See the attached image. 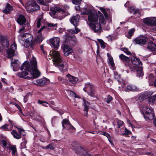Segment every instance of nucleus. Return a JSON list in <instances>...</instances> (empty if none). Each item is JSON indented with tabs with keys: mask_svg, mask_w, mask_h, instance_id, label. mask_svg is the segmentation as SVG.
I'll return each mask as SVG.
<instances>
[{
	"mask_svg": "<svg viewBox=\"0 0 156 156\" xmlns=\"http://www.w3.org/2000/svg\"><path fill=\"white\" fill-rule=\"evenodd\" d=\"M32 41V37L30 36H28L27 39H26L25 40V42L27 44H29L30 42Z\"/></svg>",
	"mask_w": 156,
	"mask_h": 156,
	"instance_id": "603ef678",
	"label": "nucleus"
},
{
	"mask_svg": "<svg viewBox=\"0 0 156 156\" xmlns=\"http://www.w3.org/2000/svg\"><path fill=\"white\" fill-rule=\"evenodd\" d=\"M83 105L84 106L83 111H86V112L85 113L84 115L85 116L87 115V112L89 109V107L90 105V103L88 102L87 101L84 100H83Z\"/></svg>",
	"mask_w": 156,
	"mask_h": 156,
	"instance_id": "393cba45",
	"label": "nucleus"
},
{
	"mask_svg": "<svg viewBox=\"0 0 156 156\" xmlns=\"http://www.w3.org/2000/svg\"><path fill=\"white\" fill-rule=\"evenodd\" d=\"M66 80L69 81L71 84H75L78 81V79L76 77L68 74L66 76Z\"/></svg>",
	"mask_w": 156,
	"mask_h": 156,
	"instance_id": "a211bd4d",
	"label": "nucleus"
},
{
	"mask_svg": "<svg viewBox=\"0 0 156 156\" xmlns=\"http://www.w3.org/2000/svg\"><path fill=\"white\" fill-rule=\"evenodd\" d=\"M63 50L65 56H68L69 54L73 52L72 49L69 45L64 44L63 45Z\"/></svg>",
	"mask_w": 156,
	"mask_h": 156,
	"instance_id": "dca6fc26",
	"label": "nucleus"
},
{
	"mask_svg": "<svg viewBox=\"0 0 156 156\" xmlns=\"http://www.w3.org/2000/svg\"><path fill=\"white\" fill-rule=\"evenodd\" d=\"M13 9L12 6L9 3H7L5 9L3 10V12L5 14H9L12 11Z\"/></svg>",
	"mask_w": 156,
	"mask_h": 156,
	"instance_id": "4be33fe9",
	"label": "nucleus"
},
{
	"mask_svg": "<svg viewBox=\"0 0 156 156\" xmlns=\"http://www.w3.org/2000/svg\"><path fill=\"white\" fill-rule=\"evenodd\" d=\"M85 14L88 15V20L91 23L98 22V16L96 13L94 12L90 9H87L84 12Z\"/></svg>",
	"mask_w": 156,
	"mask_h": 156,
	"instance_id": "39448f33",
	"label": "nucleus"
},
{
	"mask_svg": "<svg viewBox=\"0 0 156 156\" xmlns=\"http://www.w3.org/2000/svg\"><path fill=\"white\" fill-rule=\"evenodd\" d=\"M50 55L53 58V62L55 66H57L61 72H62L66 68L65 66L66 63L62 61V58L60 53L58 51H50Z\"/></svg>",
	"mask_w": 156,
	"mask_h": 156,
	"instance_id": "f03ea898",
	"label": "nucleus"
},
{
	"mask_svg": "<svg viewBox=\"0 0 156 156\" xmlns=\"http://www.w3.org/2000/svg\"><path fill=\"white\" fill-rule=\"evenodd\" d=\"M38 3L44 5H47V4L48 2V0H37Z\"/></svg>",
	"mask_w": 156,
	"mask_h": 156,
	"instance_id": "58836bf2",
	"label": "nucleus"
},
{
	"mask_svg": "<svg viewBox=\"0 0 156 156\" xmlns=\"http://www.w3.org/2000/svg\"><path fill=\"white\" fill-rule=\"evenodd\" d=\"M135 31V29L134 28L131 29V30H129V31L128 33L129 35L127 37L130 39L131 36L133 35V34L134 33V32Z\"/></svg>",
	"mask_w": 156,
	"mask_h": 156,
	"instance_id": "ea45409f",
	"label": "nucleus"
},
{
	"mask_svg": "<svg viewBox=\"0 0 156 156\" xmlns=\"http://www.w3.org/2000/svg\"><path fill=\"white\" fill-rule=\"evenodd\" d=\"M83 90L87 92L88 94L90 96H94L95 91L93 85L90 83L85 84V86L83 88Z\"/></svg>",
	"mask_w": 156,
	"mask_h": 156,
	"instance_id": "6e6552de",
	"label": "nucleus"
},
{
	"mask_svg": "<svg viewBox=\"0 0 156 156\" xmlns=\"http://www.w3.org/2000/svg\"><path fill=\"white\" fill-rule=\"evenodd\" d=\"M8 124H5L2 126L1 127V129H2L4 130H8Z\"/></svg>",
	"mask_w": 156,
	"mask_h": 156,
	"instance_id": "6e6d98bb",
	"label": "nucleus"
},
{
	"mask_svg": "<svg viewBox=\"0 0 156 156\" xmlns=\"http://www.w3.org/2000/svg\"><path fill=\"white\" fill-rule=\"evenodd\" d=\"M26 18L22 15H20L17 19V22L20 25L24 24L26 23Z\"/></svg>",
	"mask_w": 156,
	"mask_h": 156,
	"instance_id": "5701e85b",
	"label": "nucleus"
},
{
	"mask_svg": "<svg viewBox=\"0 0 156 156\" xmlns=\"http://www.w3.org/2000/svg\"><path fill=\"white\" fill-rule=\"evenodd\" d=\"M58 78L59 81H62V83L64 81V79L60 76H58Z\"/></svg>",
	"mask_w": 156,
	"mask_h": 156,
	"instance_id": "338daca9",
	"label": "nucleus"
},
{
	"mask_svg": "<svg viewBox=\"0 0 156 156\" xmlns=\"http://www.w3.org/2000/svg\"><path fill=\"white\" fill-rule=\"evenodd\" d=\"M125 128L124 126H123L120 129H118V130H116V133L118 134H120L121 135L122 133H124L123 132L125 130Z\"/></svg>",
	"mask_w": 156,
	"mask_h": 156,
	"instance_id": "4c0bfd02",
	"label": "nucleus"
},
{
	"mask_svg": "<svg viewBox=\"0 0 156 156\" xmlns=\"http://www.w3.org/2000/svg\"><path fill=\"white\" fill-rule=\"evenodd\" d=\"M41 20L40 19L38 20L37 22V27L38 28H39L40 27L41 25Z\"/></svg>",
	"mask_w": 156,
	"mask_h": 156,
	"instance_id": "0e129e2a",
	"label": "nucleus"
},
{
	"mask_svg": "<svg viewBox=\"0 0 156 156\" xmlns=\"http://www.w3.org/2000/svg\"><path fill=\"white\" fill-rule=\"evenodd\" d=\"M98 13L99 15V21L100 23L102 24H105L106 22L103 15L100 11H98Z\"/></svg>",
	"mask_w": 156,
	"mask_h": 156,
	"instance_id": "cd10ccee",
	"label": "nucleus"
},
{
	"mask_svg": "<svg viewBox=\"0 0 156 156\" xmlns=\"http://www.w3.org/2000/svg\"><path fill=\"white\" fill-rule=\"evenodd\" d=\"M99 42L100 44L101 47L102 48H104L105 47V42L102 40H99L98 41Z\"/></svg>",
	"mask_w": 156,
	"mask_h": 156,
	"instance_id": "13d9d810",
	"label": "nucleus"
},
{
	"mask_svg": "<svg viewBox=\"0 0 156 156\" xmlns=\"http://www.w3.org/2000/svg\"><path fill=\"white\" fill-rule=\"evenodd\" d=\"M55 144L52 143L49 144L46 147H43V148L44 149H49L51 150H53L55 148Z\"/></svg>",
	"mask_w": 156,
	"mask_h": 156,
	"instance_id": "72a5a7b5",
	"label": "nucleus"
},
{
	"mask_svg": "<svg viewBox=\"0 0 156 156\" xmlns=\"http://www.w3.org/2000/svg\"><path fill=\"white\" fill-rule=\"evenodd\" d=\"M120 58L125 63V65L126 66H129V63L130 62L129 58L124 55L123 54H121L119 55Z\"/></svg>",
	"mask_w": 156,
	"mask_h": 156,
	"instance_id": "aec40b11",
	"label": "nucleus"
},
{
	"mask_svg": "<svg viewBox=\"0 0 156 156\" xmlns=\"http://www.w3.org/2000/svg\"><path fill=\"white\" fill-rule=\"evenodd\" d=\"M106 99L105 101L108 104H109L112 100V98L110 95H108L107 96V98H105Z\"/></svg>",
	"mask_w": 156,
	"mask_h": 156,
	"instance_id": "c03bdc74",
	"label": "nucleus"
},
{
	"mask_svg": "<svg viewBox=\"0 0 156 156\" xmlns=\"http://www.w3.org/2000/svg\"><path fill=\"white\" fill-rule=\"evenodd\" d=\"M131 62L132 64L129 65V68L131 69L133 71L136 70L139 77L140 78L141 77V78L142 76L144 75V73L142 68L138 66L141 64V61L139 58L133 56L131 58Z\"/></svg>",
	"mask_w": 156,
	"mask_h": 156,
	"instance_id": "7ed1b4c3",
	"label": "nucleus"
},
{
	"mask_svg": "<svg viewBox=\"0 0 156 156\" xmlns=\"http://www.w3.org/2000/svg\"><path fill=\"white\" fill-rule=\"evenodd\" d=\"M149 99L152 102L156 100V94L150 97Z\"/></svg>",
	"mask_w": 156,
	"mask_h": 156,
	"instance_id": "bf43d9fd",
	"label": "nucleus"
},
{
	"mask_svg": "<svg viewBox=\"0 0 156 156\" xmlns=\"http://www.w3.org/2000/svg\"><path fill=\"white\" fill-rule=\"evenodd\" d=\"M38 103L40 104H41L44 106L47 107L48 106L46 104H48V103H47L46 101H43L40 100H38Z\"/></svg>",
	"mask_w": 156,
	"mask_h": 156,
	"instance_id": "49530a36",
	"label": "nucleus"
},
{
	"mask_svg": "<svg viewBox=\"0 0 156 156\" xmlns=\"http://www.w3.org/2000/svg\"><path fill=\"white\" fill-rule=\"evenodd\" d=\"M0 42L2 46L4 47H8L9 42L7 39L5 37L0 35Z\"/></svg>",
	"mask_w": 156,
	"mask_h": 156,
	"instance_id": "6ab92c4d",
	"label": "nucleus"
},
{
	"mask_svg": "<svg viewBox=\"0 0 156 156\" xmlns=\"http://www.w3.org/2000/svg\"><path fill=\"white\" fill-rule=\"evenodd\" d=\"M11 133L13 135L14 137L17 139H20L21 137V135L14 130Z\"/></svg>",
	"mask_w": 156,
	"mask_h": 156,
	"instance_id": "f704fd0d",
	"label": "nucleus"
},
{
	"mask_svg": "<svg viewBox=\"0 0 156 156\" xmlns=\"http://www.w3.org/2000/svg\"><path fill=\"white\" fill-rule=\"evenodd\" d=\"M132 142L133 143H136L139 141V139L136 138V136H133L131 137Z\"/></svg>",
	"mask_w": 156,
	"mask_h": 156,
	"instance_id": "3c124183",
	"label": "nucleus"
},
{
	"mask_svg": "<svg viewBox=\"0 0 156 156\" xmlns=\"http://www.w3.org/2000/svg\"><path fill=\"white\" fill-rule=\"evenodd\" d=\"M30 64L28 61H25L20 68L21 70L23 71L19 72L17 74V76L21 78L29 79L36 78L40 75V72L37 69V62L36 58L33 57L30 61Z\"/></svg>",
	"mask_w": 156,
	"mask_h": 156,
	"instance_id": "f257e3e1",
	"label": "nucleus"
},
{
	"mask_svg": "<svg viewBox=\"0 0 156 156\" xmlns=\"http://www.w3.org/2000/svg\"><path fill=\"white\" fill-rule=\"evenodd\" d=\"M127 89L129 91H139V88L134 85H129L127 87Z\"/></svg>",
	"mask_w": 156,
	"mask_h": 156,
	"instance_id": "c756f323",
	"label": "nucleus"
},
{
	"mask_svg": "<svg viewBox=\"0 0 156 156\" xmlns=\"http://www.w3.org/2000/svg\"><path fill=\"white\" fill-rule=\"evenodd\" d=\"M66 42L69 41L70 44H74L76 43V40L75 37L74 36H71L69 34H66L63 36Z\"/></svg>",
	"mask_w": 156,
	"mask_h": 156,
	"instance_id": "ddd939ff",
	"label": "nucleus"
},
{
	"mask_svg": "<svg viewBox=\"0 0 156 156\" xmlns=\"http://www.w3.org/2000/svg\"><path fill=\"white\" fill-rule=\"evenodd\" d=\"M9 148L12 151V154H15L16 151V146L10 145L9 146Z\"/></svg>",
	"mask_w": 156,
	"mask_h": 156,
	"instance_id": "c9c22d12",
	"label": "nucleus"
},
{
	"mask_svg": "<svg viewBox=\"0 0 156 156\" xmlns=\"http://www.w3.org/2000/svg\"><path fill=\"white\" fill-rule=\"evenodd\" d=\"M144 115L146 119H147L150 120L153 119L154 117V112L144 114Z\"/></svg>",
	"mask_w": 156,
	"mask_h": 156,
	"instance_id": "7c9ffc66",
	"label": "nucleus"
},
{
	"mask_svg": "<svg viewBox=\"0 0 156 156\" xmlns=\"http://www.w3.org/2000/svg\"><path fill=\"white\" fill-rule=\"evenodd\" d=\"M124 133H122L121 135L127 136L131 133V132L127 129L126 128H125Z\"/></svg>",
	"mask_w": 156,
	"mask_h": 156,
	"instance_id": "a18cd8bd",
	"label": "nucleus"
},
{
	"mask_svg": "<svg viewBox=\"0 0 156 156\" xmlns=\"http://www.w3.org/2000/svg\"><path fill=\"white\" fill-rule=\"evenodd\" d=\"M57 25L56 24H54L52 23H48V25L49 27H55Z\"/></svg>",
	"mask_w": 156,
	"mask_h": 156,
	"instance_id": "e2e57ef3",
	"label": "nucleus"
},
{
	"mask_svg": "<svg viewBox=\"0 0 156 156\" xmlns=\"http://www.w3.org/2000/svg\"><path fill=\"white\" fill-rule=\"evenodd\" d=\"M146 99L144 93L141 94L138 97V99L140 101H142Z\"/></svg>",
	"mask_w": 156,
	"mask_h": 156,
	"instance_id": "8fccbe9b",
	"label": "nucleus"
},
{
	"mask_svg": "<svg viewBox=\"0 0 156 156\" xmlns=\"http://www.w3.org/2000/svg\"><path fill=\"white\" fill-rule=\"evenodd\" d=\"M142 107L144 114L146 113H151L154 112L153 110L151 107H148L147 106H143Z\"/></svg>",
	"mask_w": 156,
	"mask_h": 156,
	"instance_id": "b1692460",
	"label": "nucleus"
},
{
	"mask_svg": "<svg viewBox=\"0 0 156 156\" xmlns=\"http://www.w3.org/2000/svg\"><path fill=\"white\" fill-rule=\"evenodd\" d=\"M16 106L19 110L20 111V112H21V113H22V110L21 109V108L20 107V106L17 104H16Z\"/></svg>",
	"mask_w": 156,
	"mask_h": 156,
	"instance_id": "774afa93",
	"label": "nucleus"
},
{
	"mask_svg": "<svg viewBox=\"0 0 156 156\" xmlns=\"http://www.w3.org/2000/svg\"><path fill=\"white\" fill-rule=\"evenodd\" d=\"M147 48L152 51H156V45L152 41H150L148 43Z\"/></svg>",
	"mask_w": 156,
	"mask_h": 156,
	"instance_id": "c85d7f7f",
	"label": "nucleus"
},
{
	"mask_svg": "<svg viewBox=\"0 0 156 156\" xmlns=\"http://www.w3.org/2000/svg\"><path fill=\"white\" fill-rule=\"evenodd\" d=\"M62 123L63 128L70 129L72 132L75 131V128L71 125L68 120L66 119H63Z\"/></svg>",
	"mask_w": 156,
	"mask_h": 156,
	"instance_id": "9b49d317",
	"label": "nucleus"
},
{
	"mask_svg": "<svg viewBox=\"0 0 156 156\" xmlns=\"http://www.w3.org/2000/svg\"><path fill=\"white\" fill-rule=\"evenodd\" d=\"M25 27L23 26L22 28H20L19 30V33L20 34L23 33V32H24Z\"/></svg>",
	"mask_w": 156,
	"mask_h": 156,
	"instance_id": "680f3d73",
	"label": "nucleus"
},
{
	"mask_svg": "<svg viewBox=\"0 0 156 156\" xmlns=\"http://www.w3.org/2000/svg\"><path fill=\"white\" fill-rule=\"evenodd\" d=\"M133 41L136 44L143 45L145 44L146 41V40L145 37H139L135 38L133 40Z\"/></svg>",
	"mask_w": 156,
	"mask_h": 156,
	"instance_id": "4468645a",
	"label": "nucleus"
},
{
	"mask_svg": "<svg viewBox=\"0 0 156 156\" xmlns=\"http://www.w3.org/2000/svg\"><path fill=\"white\" fill-rule=\"evenodd\" d=\"M124 122L121 120H118L117 122V124L118 129H119L121 127H122L124 126L123 125Z\"/></svg>",
	"mask_w": 156,
	"mask_h": 156,
	"instance_id": "a19ab883",
	"label": "nucleus"
},
{
	"mask_svg": "<svg viewBox=\"0 0 156 156\" xmlns=\"http://www.w3.org/2000/svg\"><path fill=\"white\" fill-rule=\"evenodd\" d=\"M27 11L28 12H33L40 9L39 5L33 1H29L26 3L25 5Z\"/></svg>",
	"mask_w": 156,
	"mask_h": 156,
	"instance_id": "20e7f679",
	"label": "nucleus"
},
{
	"mask_svg": "<svg viewBox=\"0 0 156 156\" xmlns=\"http://www.w3.org/2000/svg\"><path fill=\"white\" fill-rule=\"evenodd\" d=\"M114 77L115 79L117 80H119L120 78V76L118 74V73L117 72H114Z\"/></svg>",
	"mask_w": 156,
	"mask_h": 156,
	"instance_id": "5fc2aeb1",
	"label": "nucleus"
},
{
	"mask_svg": "<svg viewBox=\"0 0 156 156\" xmlns=\"http://www.w3.org/2000/svg\"><path fill=\"white\" fill-rule=\"evenodd\" d=\"M121 50L126 53L127 55H130L131 54V53L128 50L127 48H122L121 49Z\"/></svg>",
	"mask_w": 156,
	"mask_h": 156,
	"instance_id": "de8ad7c7",
	"label": "nucleus"
},
{
	"mask_svg": "<svg viewBox=\"0 0 156 156\" xmlns=\"http://www.w3.org/2000/svg\"><path fill=\"white\" fill-rule=\"evenodd\" d=\"M1 142L2 143L4 147H6V146L7 142L5 140H2Z\"/></svg>",
	"mask_w": 156,
	"mask_h": 156,
	"instance_id": "69168bd1",
	"label": "nucleus"
},
{
	"mask_svg": "<svg viewBox=\"0 0 156 156\" xmlns=\"http://www.w3.org/2000/svg\"><path fill=\"white\" fill-rule=\"evenodd\" d=\"M79 19V17L77 15L73 16L70 19V22L75 27V30L71 29L69 30V32L72 34H76L80 31V30H79L76 27L77 26Z\"/></svg>",
	"mask_w": 156,
	"mask_h": 156,
	"instance_id": "0eeeda50",
	"label": "nucleus"
},
{
	"mask_svg": "<svg viewBox=\"0 0 156 156\" xmlns=\"http://www.w3.org/2000/svg\"><path fill=\"white\" fill-rule=\"evenodd\" d=\"M31 36V35L29 34L26 33L23 34L22 33L21 34H19V38H21V39L23 40V38L24 37H28V36Z\"/></svg>",
	"mask_w": 156,
	"mask_h": 156,
	"instance_id": "e433bc0d",
	"label": "nucleus"
},
{
	"mask_svg": "<svg viewBox=\"0 0 156 156\" xmlns=\"http://www.w3.org/2000/svg\"><path fill=\"white\" fill-rule=\"evenodd\" d=\"M17 49V45L15 42H14L10 48L7 50L6 53L8 58H12L15 55V52Z\"/></svg>",
	"mask_w": 156,
	"mask_h": 156,
	"instance_id": "1a4fd4ad",
	"label": "nucleus"
},
{
	"mask_svg": "<svg viewBox=\"0 0 156 156\" xmlns=\"http://www.w3.org/2000/svg\"><path fill=\"white\" fill-rule=\"evenodd\" d=\"M47 82L46 79L44 78L36 80L34 83L37 85L40 86H43Z\"/></svg>",
	"mask_w": 156,
	"mask_h": 156,
	"instance_id": "412c9836",
	"label": "nucleus"
},
{
	"mask_svg": "<svg viewBox=\"0 0 156 156\" xmlns=\"http://www.w3.org/2000/svg\"><path fill=\"white\" fill-rule=\"evenodd\" d=\"M109 64H110L112 67H113L115 64L113 62V58L112 57H109Z\"/></svg>",
	"mask_w": 156,
	"mask_h": 156,
	"instance_id": "79ce46f5",
	"label": "nucleus"
},
{
	"mask_svg": "<svg viewBox=\"0 0 156 156\" xmlns=\"http://www.w3.org/2000/svg\"><path fill=\"white\" fill-rule=\"evenodd\" d=\"M49 14L53 18H54V16L56 14L58 16H60L61 14H62V16L64 17L66 16L65 10L60 8L58 7L51 8L50 11L49 12Z\"/></svg>",
	"mask_w": 156,
	"mask_h": 156,
	"instance_id": "423d86ee",
	"label": "nucleus"
},
{
	"mask_svg": "<svg viewBox=\"0 0 156 156\" xmlns=\"http://www.w3.org/2000/svg\"><path fill=\"white\" fill-rule=\"evenodd\" d=\"M20 63L18 60H14L11 62V65L13 67V70L14 71H18L19 69Z\"/></svg>",
	"mask_w": 156,
	"mask_h": 156,
	"instance_id": "f3484780",
	"label": "nucleus"
},
{
	"mask_svg": "<svg viewBox=\"0 0 156 156\" xmlns=\"http://www.w3.org/2000/svg\"><path fill=\"white\" fill-rule=\"evenodd\" d=\"M101 25H104V24H102L100 23V21H99V23L97 22L93 23H90L89 24V26L90 28L95 32H99L101 31Z\"/></svg>",
	"mask_w": 156,
	"mask_h": 156,
	"instance_id": "9d476101",
	"label": "nucleus"
},
{
	"mask_svg": "<svg viewBox=\"0 0 156 156\" xmlns=\"http://www.w3.org/2000/svg\"><path fill=\"white\" fill-rule=\"evenodd\" d=\"M43 39V37H42V35L41 34H39L35 37V41L38 43H40L42 41Z\"/></svg>",
	"mask_w": 156,
	"mask_h": 156,
	"instance_id": "473e14b6",
	"label": "nucleus"
},
{
	"mask_svg": "<svg viewBox=\"0 0 156 156\" xmlns=\"http://www.w3.org/2000/svg\"><path fill=\"white\" fill-rule=\"evenodd\" d=\"M144 93L145 95L146 98H149L152 94V92L151 91H146Z\"/></svg>",
	"mask_w": 156,
	"mask_h": 156,
	"instance_id": "37998d69",
	"label": "nucleus"
},
{
	"mask_svg": "<svg viewBox=\"0 0 156 156\" xmlns=\"http://www.w3.org/2000/svg\"><path fill=\"white\" fill-rule=\"evenodd\" d=\"M129 11L130 12H134V14H138L139 15H140V12L138 9L136 10L135 9L134 6H132L129 9Z\"/></svg>",
	"mask_w": 156,
	"mask_h": 156,
	"instance_id": "2f4dec72",
	"label": "nucleus"
},
{
	"mask_svg": "<svg viewBox=\"0 0 156 156\" xmlns=\"http://www.w3.org/2000/svg\"><path fill=\"white\" fill-rule=\"evenodd\" d=\"M81 0H73L72 2L74 4L78 5L79 4Z\"/></svg>",
	"mask_w": 156,
	"mask_h": 156,
	"instance_id": "052dcab7",
	"label": "nucleus"
},
{
	"mask_svg": "<svg viewBox=\"0 0 156 156\" xmlns=\"http://www.w3.org/2000/svg\"><path fill=\"white\" fill-rule=\"evenodd\" d=\"M57 121V117L54 116L52 118L51 122L52 124H55Z\"/></svg>",
	"mask_w": 156,
	"mask_h": 156,
	"instance_id": "4d7b16f0",
	"label": "nucleus"
},
{
	"mask_svg": "<svg viewBox=\"0 0 156 156\" xmlns=\"http://www.w3.org/2000/svg\"><path fill=\"white\" fill-rule=\"evenodd\" d=\"M60 39L58 37H55L51 39V46L54 48L58 49L59 47Z\"/></svg>",
	"mask_w": 156,
	"mask_h": 156,
	"instance_id": "2eb2a0df",
	"label": "nucleus"
},
{
	"mask_svg": "<svg viewBox=\"0 0 156 156\" xmlns=\"http://www.w3.org/2000/svg\"><path fill=\"white\" fill-rule=\"evenodd\" d=\"M99 9L102 12L106 19L108 20L110 19V17L107 13V12L109 9L101 7H99Z\"/></svg>",
	"mask_w": 156,
	"mask_h": 156,
	"instance_id": "a878e982",
	"label": "nucleus"
},
{
	"mask_svg": "<svg viewBox=\"0 0 156 156\" xmlns=\"http://www.w3.org/2000/svg\"><path fill=\"white\" fill-rule=\"evenodd\" d=\"M69 94L72 98H78L76 94L73 91H69Z\"/></svg>",
	"mask_w": 156,
	"mask_h": 156,
	"instance_id": "09e8293b",
	"label": "nucleus"
},
{
	"mask_svg": "<svg viewBox=\"0 0 156 156\" xmlns=\"http://www.w3.org/2000/svg\"><path fill=\"white\" fill-rule=\"evenodd\" d=\"M27 141L25 140H24L23 142L21 144V146L22 148H26V144H27Z\"/></svg>",
	"mask_w": 156,
	"mask_h": 156,
	"instance_id": "864d4df0",
	"label": "nucleus"
},
{
	"mask_svg": "<svg viewBox=\"0 0 156 156\" xmlns=\"http://www.w3.org/2000/svg\"><path fill=\"white\" fill-rule=\"evenodd\" d=\"M143 22L150 26H154L156 25V17H147L143 19Z\"/></svg>",
	"mask_w": 156,
	"mask_h": 156,
	"instance_id": "f8f14e48",
	"label": "nucleus"
},
{
	"mask_svg": "<svg viewBox=\"0 0 156 156\" xmlns=\"http://www.w3.org/2000/svg\"><path fill=\"white\" fill-rule=\"evenodd\" d=\"M78 149L79 151H80L81 152H79L78 151H76V152L77 153H80L81 155L83 156H91V155L86 150H83V149L81 147H79L78 148Z\"/></svg>",
	"mask_w": 156,
	"mask_h": 156,
	"instance_id": "bb28decb",
	"label": "nucleus"
}]
</instances>
